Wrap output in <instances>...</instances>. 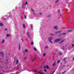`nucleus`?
<instances>
[{
  "label": "nucleus",
  "instance_id": "1a4fd4ad",
  "mask_svg": "<svg viewBox=\"0 0 74 74\" xmlns=\"http://www.w3.org/2000/svg\"><path fill=\"white\" fill-rule=\"evenodd\" d=\"M4 41H5V40H3L2 41V42H1V43L3 44V43H4Z\"/></svg>",
  "mask_w": 74,
  "mask_h": 74
},
{
  "label": "nucleus",
  "instance_id": "aec40b11",
  "mask_svg": "<svg viewBox=\"0 0 74 74\" xmlns=\"http://www.w3.org/2000/svg\"><path fill=\"white\" fill-rule=\"evenodd\" d=\"M34 71V72L35 73H36V72H37V70H34V71Z\"/></svg>",
  "mask_w": 74,
  "mask_h": 74
},
{
  "label": "nucleus",
  "instance_id": "f257e3e1",
  "mask_svg": "<svg viewBox=\"0 0 74 74\" xmlns=\"http://www.w3.org/2000/svg\"><path fill=\"white\" fill-rule=\"evenodd\" d=\"M52 37H49V42H51V43H52V41H51V40H52Z\"/></svg>",
  "mask_w": 74,
  "mask_h": 74
},
{
  "label": "nucleus",
  "instance_id": "b1692460",
  "mask_svg": "<svg viewBox=\"0 0 74 74\" xmlns=\"http://www.w3.org/2000/svg\"><path fill=\"white\" fill-rule=\"evenodd\" d=\"M31 44V45H33V42H32Z\"/></svg>",
  "mask_w": 74,
  "mask_h": 74
},
{
  "label": "nucleus",
  "instance_id": "f704fd0d",
  "mask_svg": "<svg viewBox=\"0 0 74 74\" xmlns=\"http://www.w3.org/2000/svg\"><path fill=\"white\" fill-rule=\"evenodd\" d=\"M39 73V74H40V73H41V71H39L38 72Z\"/></svg>",
  "mask_w": 74,
  "mask_h": 74
},
{
  "label": "nucleus",
  "instance_id": "c85d7f7f",
  "mask_svg": "<svg viewBox=\"0 0 74 74\" xmlns=\"http://www.w3.org/2000/svg\"><path fill=\"white\" fill-rule=\"evenodd\" d=\"M34 49L35 50V51H37V49H36V48H34Z\"/></svg>",
  "mask_w": 74,
  "mask_h": 74
},
{
  "label": "nucleus",
  "instance_id": "6ab92c4d",
  "mask_svg": "<svg viewBox=\"0 0 74 74\" xmlns=\"http://www.w3.org/2000/svg\"><path fill=\"white\" fill-rule=\"evenodd\" d=\"M55 62L54 64L53 65V66H55Z\"/></svg>",
  "mask_w": 74,
  "mask_h": 74
},
{
  "label": "nucleus",
  "instance_id": "423d86ee",
  "mask_svg": "<svg viewBox=\"0 0 74 74\" xmlns=\"http://www.w3.org/2000/svg\"><path fill=\"white\" fill-rule=\"evenodd\" d=\"M54 29H58V27L57 26H55L54 27Z\"/></svg>",
  "mask_w": 74,
  "mask_h": 74
},
{
  "label": "nucleus",
  "instance_id": "8fccbe9b",
  "mask_svg": "<svg viewBox=\"0 0 74 74\" xmlns=\"http://www.w3.org/2000/svg\"><path fill=\"white\" fill-rule=\"evenodd\" d=\"M34 15L35 16V14L34 13Z\"/></svg>",
  "mask_w": 74,
  "mask_h": 74
},
{
  "label": "nucleus",
  "instance_id": "9d476101",
  "mask_svg": "<svg viewBox=\"0 0 74 74\" xmlns=\"http://www.w3.org/2000/svg\"><path fill=\"white\" fill-rule=\"evenodd\" d=\"M3 26V24L2 23H0V26Z\"/></svg>",
  "mask_w": 74,
  "mask_h": 74
},
{
  "label": "nucleus",
  "instance_id": "de8ad7c7",
  "mask_svg": "<svg viewBox=\"0 0 74 74\" xmlns=\"http://www.w3.org/2000/svg\"><path fill=\"white\" fill-rule=\"evenodd\" d=\"M72 46H73V47H74V45H72Z\"/></svg>",
  "mask_w": 74,
  "mask_h": 74
},
{
  "label": "nucleus",
  "instance_id": "393cba45",
  "mask_svg": "<svg viewBox=\"0 0 74 74\" xmlns=\"http://www.w3.org/2000/svg\"><path fill=\"white\" fill-rule=\"evenodd\" d=\"M65 71H64V72L62 73L61 74H63L64 73H65Z\"/></svg>",
  "mask_w": 74,
  "mask_h": 74
},
{
  "label": "nucleus",
  "instance_id": "2eb2a0df",
  "mask_svg": "<svg viewBox=\"0 0 74 74\" xmlns=\"http://www.w3.org/2000/svg\"><path fill=\"white\" fill-rule=\"evenodd\" d=\"M18 60H16V64L18 63Z\"/></svg>",
  "mask_w": 74,
  "mask_h": 74
},
{
  "label": "nucleus",
  "instance_id": "dca6fc26",
  "mask_svg": "<svg viewBox=\"0 0 74 74\" xmlns=\"http://www.w3.org/2000/svg\"><path fill=\"white\" fill-rule=\"evenodd\" d=\"M46 68L47 69H49V66H48V65L46 66Z\"/></svg>",
  "mask_w": 74,
  "mask_h": 74
},
{
  "label": "nucleus",
  "instance_id": "7c9ffc66",
  "mask_svg": "<svg viewBox=\"0 0 74 74\" xmlns=\"http://www.w3.org/2000/svg\"><path fill=\"white\" fill-rule=\"evenodd\" d=\"M27 4V2H26L25 3V4Z\"/></svg>",
  "mask_w": 74,
  "mask_h": 74
},
{
  "label": "nucleus",
  "instance_id": "79ce46f5",
  "mask_svg": "<svg viewBox=\"0 0 74 74\" xmlns=\"http://www.w3.org/2000/svg\"><path fill=\"white\" fill-rule=\"evenodd\" d=\"M18 69H19V66H18V68L16 70H18Z\"/></svg>",
  "mask_w": 74,
  "mask_h": 74
},
{
  "label": "nucleus",
  "instance_id": "c03bdc74",
  "mask_svg": "<svg viewBox=\"0 0 74 74\" xmlns=\"http://www.w3.org/2000/svg\"><path fill=\"white\" fill-rule=\"evenodd\" d=\"M51 16L50 15H49L48 16V17H50Z\"/></svg>",
  "mask_w": 74,
  "mask_h": 74
},
{
  "label": "nucleus",
  "instance_id": "49530a36",
  "mask_svg": "<svg viewBox=\"0 0 74 74\" xmlns=\"http://www.w3.org/2000/svg\"><path fill=\"white\" fill-rule=\"evenodd\" d=\"M23 52V53H25V51H22Z\"/></svg>",
  "mask_w": 74,
  "mask_h": 74
},
{
  "label": "nucleus",
  "instance_id": "2f4dec72",
  "mask_svg": "<svg viewBox=\"0 0 74 74\" xmlns=\"http://www.w3.org/2000/svg\"><path fill=\"white\" fill-rule=\"evenodd\" d=\"M55 71H53L52 74H53V73H55Z\"/></svg>",
  "mask_w": 74,
  "mask_h": 74
},
{
  "label": "nucleus",
  "instance_id": "a19ab883",
  "mask_svg": "<svg viewBox=\"0 0 74 74\" xmlns=\"http://www.w3.org/2000/svg\"><path fill=\"white\" fill-rule=\"evenodd\" d=\"M72 60H74V57L73 58Z\"/></svg>",
  "mask_w": 74,
  "mask_h": 74
},
{
  "label": "nucleus",
  "instance_id": "c9c22d12",
  "mask_svg": "<svg viewBox=\"0 0 74 74\" xmlns=\"http://www.w3.org/2000/svg\"><path fill=\"white\" fill-rule=\"evenodd\" d=\"M22 8H24V6L23 5L22 6Z\"/></svg>",
  "mask_w": 74,
  "mask_h": 74
},
{
  "label": "nucleus",
  "instance_id": "f8f14e48",
  "mask_svg": "<svg viewBox=\"0 0 74 74\" xmlns=\"http://www.w3.org/2000/svg\"><path fill=\"white\" fill-rule=\"evenodd\" d=\"M25 52H26V53H27V52H28V50L27 49H25L24 50Z\"/></svg>",
  "mask_w": 74,
  "mask_h": 74
},
{
  "label": "nucleus",
  "instance_id": "473e14b6",
  "mask_svg": "<svg viewBox=\"0 0 74 74\" xmlns=\"http://www.w3.org/2000/svg\"><path fill=\"white\" fill-rule=\"evenodd\" d=\"M45 54H44L43 55V56H45Z\"/></svg>",
  "mask_w": 74,
  "mask_h": 74
},
{
  "label": "nucleus",
  "instance_id": "58836bf2",
  "mask_svg": "<svg viewBox=\"0 0 74 74\" xmlns=\"http://www.w3.org/2000/svg\"><path fill=\"white\" fill-rule=\"evenodd\" d=\"M44 68H47V66H44Z\"/></svg>",
  "mask_w": 74,
  "mask_h": 74
},
{
  "label": "nucleus",
  "instance_id": "412c9836",
  "mask_svg": "<svg viewBox=\"0 0 74 74\" xmlns=\"http://www.w3.org/2000/svg\"><path fill=\"white\" fill-rule=\"evenodd\" d=\"M27 59V57H25V60H26Z\"/></svg>",
  "mask_w": 74,
  "mask_h": 74
},
{
  "label": "nucleus",
  "instance_id": "a878e982",
  "mask_svg": "<svg viewBox=\"0 0 74 74\" xmlns=\"http://www.w3.org/2000/svg\"><path fill=\"white\" fill-rule=\"evenodd\" d=\"M60 10L59 9V10H58V12H59V11H60Z\"/></svg>",
  "mask_w": 74,
  "mask_h": 74
},
{
  "label": "nucleus",
  "instance_id": "72a5a7b5",
  "mask_svg": "<svg viewBox=\"0 0 74 74\" xmlns=\"http://www.w3.org/2000/svg\"><path fill=\"white\" fill-rule=\"evenodd\" d=\"M6 30H7V29L6 28L5 29V31Z\"/></svg>",
  "mask_w": 74,
  "mask_h": 74
},
{
  "label": "nucleus",
  "instance_id": "e433bc0d",
  "mask_svg": "<svg viewBox=\"0 0 74 74\" xmlns=\"http://www.w3.org/2000/svg\"><path fill=\"white\" fill-rule=\"evenodd\" d=\"M62 34H64V35H66V33H64Z\"/></svg>",
  "mask_w": 74,
  "mask_h": 74
},
{
  "label": "nucleus",
  "instance_id": "cd10ccee",
  "mask_svg": "<svg viewBox=\"0 0 74 74\" xmlns=\"http://www.w3.org/2000/svg\"><path fill=\"white\" fill-rule=\"evenodd\" d=\"M50 35H51V36H53V34H51Z\"/></svg>",
  "mask_w": 74,
  "mask_h": 74
},
{
  "label": "nucleus",
  "instance_id": "4c0bfd02",
  "mask_svg": "<svg viewBox=\"0 0 74 74\" xmlns=\"http://www.w3.org/2000/svg\"><path fill=\"white\" fill-rule=\"evenodd\" d=\"M39 14L40 15H42V13H40Z\"/></svg>",
  "mask_w": 74,
  "mask_h": 74
},
{
  "label": "nucleus",
  "instance_id": "9b49d317",
  "mask_svg": "<svg viewBox=\"0 0 74 74\" xmlns=\"http://www.w3.org/2000/svg\"><path fill=\"white\" fill-rule=\"evenodd\" d=\"M23 28H25V24H23Z\"/></svg>",
  "mask_w": 74,
  "mask_h": 74
},
{
  "label": "nucleus",
  "instance_id": "5701e85b",
  "mask_svg": "<svg viewBox=\"0 0 74 74\" xmlns=\"http://www.w3.org/2000/svg\"><path fill=\"white\" fill-rule=\"evenodd\" d=\"M59 62H60V60H58V61H57V63H59Z\"/></svg>",
  "mask_w": 74,
  "mask_h": 74
},
{
  "label": "nucleus",
  "instance_id": "0eeeda50",
  "mask_svg": "<svg viewBox=\"0 0 74 74\" xmlns=\"http://www.w3.org/2000/svg\"><path fill=\"white\" fill-rule=\"evenodd\" d=\"M11 36V35H10V34H7V36L8 37H10Z\"/></svg>",
  "mask_w": 74,
  "mask_h": 74
},
{
  "label": "nucleus",
  "instance_id": "4be33fe9",
  "mask_svg": "<svg viewBox=\"0 0 74 74\" xmlns=\"http://www.w3.org/2000/svg\"><path fill=\"white\" fill-rule=\"evenodd\" d=\"M59 55H62V53H59Z\"/></svg>",
  "mask_w": 74,
  "mask_h": 74
},
{
  "label": "nucleus",
  "instance_id": "20e7f679",
  "mask_svg": "<svg viewBox=\"0 0 74 74\" xmlns=\"http://www.w3.org/2000/svg\"><path fill=\"white\" fill-rule=\"evenodd\" d=\"M0 54L2 57H4V54H3V52H0Z\"/></svg>",
  "mask_w": 74,
  "mask_h": 74
},
{
  "label": "nucleus",
  "instance_id": "37998d69",
  "mask_svg": "<svg viewBox=\"0 0 74 74\" xmlns=\"http://www.w3.org/2000/svg\"><path fill=\"white\" fill-rule=\"evenodd\" d=\"M31 10H32V11H33V12H34V11L32 9Z\"/></svg>",
  "mask_w": 74,
  "mask_h": 74
},
{
  "label": "nucleus",
  "instance_id": "f03ea898",
  "mask_svg": "<svg viewBox=\"0 0 74 74\" xmlns=\"http://www.w3.org/2000/svg\"><path fill=\"white\" fill-rule=\"evenodd\" d=\"M27 36L28 37V38H30V33L28 32H27Z\"/></svg>",
  "mask_w": 74,
  "mask_h": 74
},
{
  "label": "nucleus",
  "instance_id": "ea45409f",
  "mask_svg": "<svg viewBox=\"0 0 74 74\" xmlns=\"http://www.w3.org/2000/svg\"><path fill=\"white\" fill-rule=\"evenodd\" d=\"M68 32H72V31H71V30H68Z\"/></svg>",
  "mask_w": 74,
  "mask_h": 74
},
{
  "label": "nucleus",
  "instance_id": "09e8293b",
  "mask_svg": "<svg viewBox=\"0 0 74 74\" xmlns=\"http://www.w3.org/2000/svg\"><path fill=\"white\" fill-rule=\"evenodd\" d=\"M21 40L23 42V39H22Z\"/></svg>",
  "mask_w": 74,
  "mask_h": 74
},
{
  "label": "nucleus",
  "instance_id": "a18cd8bd",
  "mask_svg": "<svg viewBox=\"0 0 74 74\" xmlns=\"http://www.w3.org/2000/svg\"><path fill=\"white\" fill-rule=\"evenodd\" d=\"M40 74H44V73H43L42 72H41Z\"/></svg>",
  "mask_w": 74,
  "mask_h": 74
},
{
  "label": "nucleus",
  "instance_id": "39448f33",
  "mask_svg": "<svg viewBox=\"0 0 74 74\" xmlns=\"http://www.w3.org/2000/svg\"><path fill=\"white\" fill-rule=\"evenodd\" d=\"M62 32V31H57L56 32H55V33L56 34H57V33H61Z\"/></svg>",
  "mask_w": 74,
  "mask_h": 74
},
{
  "label": "nucleus",
  "instance_id": "4468645a",
  "mask_svg": "<svg viewBox=\"0 0 74 74\" xmlns=\"http://www.w3.org/2000/svg\"><path fill=\"white\" fill-rule=\"evenodd\" d=\"M64 40H62V41L60 42V43L61 44V43H62V42H64Z\"/></svg>",
  "mask_w": 74,
  "mask_h": 74
},
{
  "label": "nucleus",
  "instance_id": "7ed1b4c3",
  "mask_svg": "<svg viewBox=\"0 0 74 74\" xmlns=\"http://www.w3.org/2000/svg\"><path fill=\"white\" fill-rule=\"evenodd\" d=\"M61 40V38H59L58 39H57L55 40V42H57L58 41H59Z\"/></svg>",
  "mask_w": 74,
  "mask_h": 74
},
{
  "label": "nucleus",
  "instance_id": "bb28decb",
  "mask_svg": "<svg viewBox=\"0 0 74 74\" xmlns=\"http://www.w3.org/2000/svg\"><path fill=\"white\" fill-rule=\"evenodd\" d=\"M24 18H26V15H25V16H24Z\"/></svg>",
  "mask_w": 74,
  "mask_h": 74
},
{
  "label": "nucleus",
  "instance_id": "f3484780",
  "mask_svg": "<svg viewBox=\"0 0 74 74\" xmlns=\"http://www.w3.org/2000/svg\"><path fill=\"white\" fill-rule=\"evenodd\" d=\"M47 48H48V46H45V49H47Z\"/></svg>",
  "mask_w": 74,
  "mask_h": 74
},
{
  "label": "nucleus",
  "instance_id": "3c124183",
  "mask_svg": "<svg viewBox=\"0 0 74 74\" xmlns=\"http://www.w3.org/2000/svg\"><path fill=\"white\" fill-rule=\"evenodd\" d=\"M7 61H8V60H7Z\"/></svg>",
  "mask_w": 74,
  "mask_h": 74
},
{
  "label": "nucleus",
  "instance_id": "ddd939ff",
  "mask_svg": "<svg viewBox=\"0 0 74 74\" xmlns=\"http://www.w3.org/2000/svg\"><path fill=\"white\" fill-rule=\"evenodd\" d=\"M18 47H19V50H21V47L20 46V44H19V46H18Z\"/></svg>",
  "mask_w": 74,
  "mask_h": 74
},
{
  "label": "nucleus",
  "instance_id": "c756f323",
  "mask_svg": "<svg viewBox=\"0 0 74 74\" xmlns=\"http://www.w3.org/2000/svg\"><path fill=\"white\" fill-rule=\"evenodd\" d=\"M44 70L45 71V72H47V70H46V69H44Z\"/></svg>",
  "mask_w": 74,
  "mask_h": 74
},
{
  "label": "nucleus",
  "instance_id": "6e6552de",
  "mask_svg": "<svg viewBox=\"0 0 74 74\" xmlns=\"http://www.w3.org/2000/svg\"><path fill=\"white\" fill-rule=\"evenodd\" d=\"M59 1V0H57L55 2V3L57 4V3H58V1Z\"/></svg>",
  "mask_w": 74,
  "mask_h": 74
},
{
  "label": "nucleus",
  "instance_id": "a211bd4d",
  "mask_svg": "<svg viewBox=\"0 0 74 74\" xmlns=\"http://www.w3.org/2000/svg\"><path fill=\"white\" fill-rule=\"evenodd\" d=\"M31 29H33V25H31Z\"/></svg>",
  "mask_w": 74,
  "mask_h": 74
}]
</instances>
